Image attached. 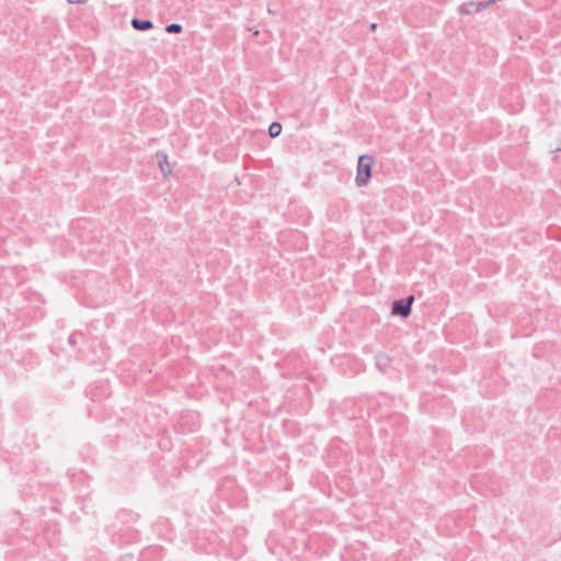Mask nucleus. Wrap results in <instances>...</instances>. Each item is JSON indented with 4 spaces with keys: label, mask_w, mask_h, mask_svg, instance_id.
I'll return each mask as SVG.
<instances>
[{
    "label": "nucleus",
    "mask_w": 561,
    "mask_h": 561,
    "mask_svg": "<svg viewBox=\"0 0 561 561\" xmlns=\"http://www.w3.org/2000/svg\"><path fill=\"white\" fill-rule=\"evenodd\" d=\"M373 163L374 159L371 156L363 154L358 158L357 174L355 178L357 186H365L369 182L371 178Z\"/></svg>",
    "instance_id": "obj_1"
},
{
    "label": "nucleus",
    "mask_w": 561,
    "mask_h": 561,
    "mask_svg": "<svg viewBox=\"0 0 561 561\" xmlns=\"http://www.w3.org/2000/svg\"><path fill=\"white\" fill-rule=\"evenodd\" d=\"M414 301V296H409L407 299L394 300L391 308V313L407 318L411 313V307Z\"/></svg>",
    "instance_id": "obj_2"
},
{
    "label": "nucleus",
    "mask_w": 561,
    "mask_h": 561,
    "mask_svg": "<svg viewBox=\"0 0 561 561\" xmlns=\"http://www.w3.org/2000/svg\"><path fill=\"white\" fill-rule=\"evenodd\" d=\"M492 3H494V0L480 1V2L469 1V2H466V3H462L461 5H459L458 12H459V14H462V15L478 13V12L486 9L488 7H490Z\"/></svg>",
    "instance_id": "obj_3"
},
{
    "label": "nucleus",
    "mask_w": 561,
    "mask_h": 561,
    "mask_svg": "<svg viewBox=\"0 0 561 561\" xmlns=\"http://www.w3.org/2000/svg\"><path fill=\"white\" fill-rule=\"evenodd\" d=\"M157 161L162 174L165 178L169 176L172 173V167L168 161V156L162 151H158Z\"/></svg>",
    "instance_id": "obj_4"
},
{
    "label": "nucleus",
    "mask_w": 561,
    "mask_h": 561,
    "mask_svg": "<svg viewBox=\"0 0 561 561\" xmlns=\"http://www.w3.org/2000/svg\"><path fill=\"white\" fill-rule=\"evenodd\" d=\"M131 26L138 31H147L153 27V24L150 20H139L133 19Z\"/></svg>",
    "instance_id": "obj_5"
},
{
    "label": "nucleus",
    "mask_w": 561,
    "mask_h": 561,
    "mask_svg": "<svg viewBox=\"0 0 561 561\" xmlns=\"http://www.w3.org/2000/svg\"><path fill=\"white\" fill-rule=\"evenodd\" d=\"M280 133H282V125L279 123L274 122L270 125L268 134L272 138L279 136Z\"/></svg>",
    "instance_id": "obj_6"
},
{
    "label": "nucleus",
    "mask_w": 561,
    "mask_h": 561,
    "mask_svg": "<svg viewBox=\"0 0 561 561\" xmlns=\"http://www.w3.org/2000/svg\"><path fill=\"white\" fill-rule=\"evenodd\" d=\"M165 31L168 33H180L182 31V26L178 23H172L165 27Z\"/></svg>",
    "instance_id": "obj_7"
},
{
    "label": "nucleus",
    "mask_w": 561,
    "mask_h": 561,
    "mask_svg": "<svg viewBox=\"0 0 561 561\" xmlns=\"http://www.w3.org/2000/svg\"><path fill=\"white\" fill-rule=\"evenodd\" d=\"M70 3H83L87 0H68Z\"/></svg>",
    "instance_id": "obj_8"
},
{
    "label": "nucleus",
    "mask_w": 561,
    "mask_h": 561,
    "mask_svg": "<svg viewBox=\"0 0 561 561\" xmlns=\"http://www.w3.org/2000/svg\"><path fill=\"white\" fill-rule=\"evenodd\" d=\"M376 28H377V24H376V23H373V24L370 25V30H371V31H375Z\"/></svg>",
    "instance_id": "obj_9"
}]
</instances>
